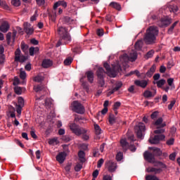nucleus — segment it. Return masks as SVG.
<instances>
[{
	"label": "nucleus",
	"instance_id": "f257e3e1",
	"mask_svg": "<svg viewBox=\"0 0 180 180\" xmlns=\"http://www.w3.org/2000/svg\"><path fill=\"white\" fill-rule=\"evenodd\" d=\"M158 33V27L155 26L149 27L143 38L146 44H154L157 40Z\"/></svg>",
	"mask_w": 180,
	"mask_h": 180
},
{
	"label": "nucleus",
	"instance_id": "f03ea898",
	"mask_svg": "<svg viewBox=\"0 0 180 180\" xmlns=\"http://www.w3.org/2000/svg\"><path fill=\"white\" fill-rule=\"evenodd\" d=\"M103 66L107 71L108 76L110 77L111 78H115L116 75H117V72L122 71V67L119 63L112 65V69H110V65H109L108 63H104Z\"/></svg>",
	"mask_w": 180,
	"mask_h": 180
},
{
	"label": "nucleus",
	"instance_id": "7ed1b4c3",
	"mask_svg": "<svg viewBox=\"0 0 180 180\" xmlns=\"http://www.w3.org/2000/svg\"><path fill=\"white\" fill-rule=\"evenodd\" d=\"M70 108L72 112L78 113L79 115H84V113H85V107H84L78 101H73Z\"/></svg>",
	"mask_w": 180,
	"mask_h": 180
},
{
	"label": "nucleus",
	"instance_id": "20e7f679",
	"mask_svg": "<svg viewBox=\"0 0 180 180\" xmlns=\"http://www.w3.org/2000/svg\"><path fill=\"white\" fill-rule=\"evenodd\" d=\"M120 60L121 63H129V61H136L137 60V52L134 50H132L129 53V56L127 53H124L120 56Z\"/></svg>",
	"mask_w": 180,
	"mask_h": 180
},
{
	"label": "nucleus",
	"instance_id": "39448f33",
	"mask_svg": "<svg viewBox=\"0 0 180 180\" xmlns=\"http://www.w3.org/2000/svg\"><path fill=\"white\" fill-rule=\"evenodd\" d=\"M58 34L60 36V39L64 41H71V35L68 33V29L64 27L58 28Z\"/></svg>",
	"mask_w": 180,
	"mask_h": 180
},
{
	"label": "nucleus",
	"instance_id": "423d86ee",
	"mask_svg": "<svg viewBox=\"0 0 180 180\" xmlns=\"http://www.w3.org/2000/svg\"><path fill=\"white\" fill-rule=\"evenodd\" d=\"M69 127L71 131L73 132L76 136H81L82 134H84V133H86V131H88L87 129L79 127V126L75 123H70L69 124Z\"/></svg>",
	"mask_w": 180,
	"mask_h": 180
},
{
	"label": "nucleus",
	"instance_id": "0eeeda50",
	"mask_svg": "<svg viewBox=\"0 0 180 180\" xmlns=\"http://www.w3.org/2000/svg\"><path fill=\"white\" fill-rule=\"evenodd\" d=\"M135 131L139 139H143V133L146 131V125L142 122H139L135 127Z\"/></svg>",
	"mask_w": 180,
	"mask_h": 180
},
{
	"label": "nucleus",
	"instance_id": "6e6552de",
	"mask_svg": "<svg viewBox=\"0 0 180 180\" xmlns=\"http://www.w3.org/2000/svg\"><path fill=\"white\" fill-rule=\"evenodd\" d=\"M158 165L160 167V168H155V167H148L147 169V172H153V174H161L162 172V168H167V165L161 162H158Z\"/></svg>",
	"mask_w": 180,
	"mask_h": 180
},
{
	"label": "nucleus",
	"instance_id": "1a4fd4ad",
	"mask_svg": "<svg viewBox=\"0 0 180 180\" xmlns=\"http://www.w3.org/2000/svg\"><path fill=\"white\" fill-rule=\"evenodd\" d=\"M163 140H165V135H155L154 137L149 139V142L150 144H160V141H162Z\"/></svg>",
	"mask_w": 180,
	"mask_h": 180
},
{
	"label": "nucleus",
	"instance_id": "9d476101",
	"mask_svg": "<svg viewBox=\"0 0 180 180\" xmlns=\"http://www.w3.org/2000/svg\"><path fill=\"white\" fill-rule=\"evenodd\" d=\"M157 25L159 27H167V26L171 25V19L168 17H163L158 21Z\"/></svg>",
	"mask_w": 180,
	"mask_h": 180
},
{
	"label": "nucleus",
	"instance_id": "9b49d317",
	"mask_svg": "<svg viewBox=\"0 0 180 180\" xmlns=\"http://www.w3.org/2000/svg\"><path fill=\"white\" fill-rule=\"evenodd\" d=\"M20 53V49H17L15 52V61H16L17 63H25V61H26L27 58H26V56H21Z\"/></svg>",
	"mask_w": 180,
	"mask_h": 180
},
{
	"label": "nucleus",
	"instance_id": "f8f14e48",
	"mask_svg": "<svg viewBox=\"0 0 180 180\" xmlns=\"http://www.w3.org/2000/svg\"><path fill=\"white\" fill-rule=\"evenodd\" d=\"M143 157L146 161H148V162H151L152 164H154L155 162V158H154V155L153 153L146 151L143 153Z\"/></svg>",
	"mask_w": 180,
	"mask_h": 180
},
{
	"label": "nucleus",
	"instance_id": "ddd939ff",
	"mask_svg": "<svg viewBox=\"0 0 180 180\" xmlns=\"http://www.w3.org/2000/svg\"><path fill=\"white\" fill-rule=\"evenodd\" d=\"M24 32L27 33V34H33L34 32V29L29 22H24Z\"/></svg>",
	"mask_w": 180,
	"mask_h": 180
},
{
	"label": "nucleus",
	"instance_id": "4468645a",
	"mask_svg": "<svg viewBox=\"0 0 180 180\" xmlns=\"http://www.w3.org/2000/svg\"><path fill=\"white\" fill-rule=\"evenodd\" d=\"M62 13H63V8H58V13H57V10L56 11L53 10L52 14L49 13V19L52 20V22H56V18H57V15H61Z\"/></svg>",
	"mask_w": 180,
	"mask_h": 180
},
{
	"label": "nucleus",
	"instance_id": "2eb2a0df",
	"mask_svg": "<svg viewBox=\"0 0 180 180\" xmlns=\"http://www.w3.org/2000/svg\"><path fill=\"white\" fill-rule=\"evenodd\" d=\"M134 84L135 85H136V86H140L141 88H146L147 85H148V80H135Z\"/></svg>",
	"mask_w": 180,
	"mask_h": 180
},
{
	"label": "nucleus",
	"instance_id": "dca6fc26",
	"mask_svg": "<svg viewBox=\"0 0 180 180\" xmlns=\"http://www.w3.org/2000/svg\"><path fill=\"white\" fill-rule=\"evenodd\" d=\"M107 167L109 172H115L116 171V169L117 168V165L116 164V162L110 161L107 163Z\"/></svg>",
	"mask_w": 180,
	"mask_h": 180
},
{
	"label": "nucleus",
	"instance_id": "f3484780",
	"mask_svg": "<svg viewBox=\"0 0 180 180\" xmlns=\"http://www.w3.org/2000/svg\"><path fill=\"white\" fill-rule=\"evenodd\" d=\"M65 157H67V153L65 152L60 153L56 156V161H58V162H59V164H63V162H64V161H65Z\"/></svg>",
	"mask_w": 180,
	"mask_h": 180
},
{
	"label": "nucleus",
	"instance_id": "a211bd4d",
	"mask_svg": "<svg viewBox=\"0 0 180 180\" xmlns=\"http://www.w3.org/2000/svg\"><path fill=\"white\" fill-rule=\"evenodd\" d=\"M122 86H123V83L122 82H117L115 83V86L108 92V95H112V94H115L117 91H119Z\"/></svg>",
	"mask_w": 180,
	"mask_h": 180
},
{
	"label": "nucleus",
	"instance_id": "6ab92c4d",
	"mask_svg": "<svg viewBox=\"0 0 180 180\" xmlns=\"http://www.w3.org/2000/svg\"><path fill=\"white\" fill-rule=\"evenodd\" d=\"M11 27V25H9V23L8 22H4L0 25V31L2 32V33H6L8 30H9Z\"/></svg>",
	"mask_w": 180,
	"mask_h": 180
},
{
	"label": "nucleus",
	"instance_id": "aec40b11",
	"mask_svg": "<svg viewBox=\"0 0 180 180\" xmlns=\"http://www.w3.org/2000/svg\"><path fill=\"white\" fill-rule=\"evenodd\" d=\"M156 68L157 66H155V65H153L150 70H148V72H146V77H148V78H151L154 75V72H155Z\"/></svg>",
	"mask_w": 180,
	"mask_h": 180
},
{
	"label": "nucleus",
	"instance_id": "412c9836",
	"mask_svg": "<svg viewBox=\"0 0 180 180\" xmlns=\"http://www.w3.org/2000/svg\"><path fill=\"white\" fill-rule=\"evenodd\" d=\"M97 77L98 79H102V78H104L105 76V70H103V68H98L96 71Z\"/></svg>",
	"mask_w": 180,
	"mask_h": 180
},
{
	"label": "nucleus",
	"instance_id": "4be33fe9",
	"mask_svg": "<svg viewBox=\"0 0 180 180\" xmlns=\"http://www.w3.org/2000/svg\"><path fill=\"white\" fill-rule=\"evenodd\" d=\"M162 122V117H160L155 122L154 124L155 126H158L159 127H165V126H167V124Z\"/></svg>",
	"mask_w": 180,
	"mask_h": 180
},
{
	"label": "nucleus",
	"instance_id": "5701e85b",
	"mask_svg": "<svg viewBox=\"0 0 180 180\" xmlns=\"http://www.w3.org/2000/svg\"><path fill=\"white\" fill-rule=\"evenodd\" d=\"M40 51V49L37 46L36 47H30L29 49L30 56H33L34 54H37L39 51Z\"/></svg>",
	"mask_w": 180,
	"mask_h": 180
},
{
	"label": "nucleus",
	"instance_id": "b1692460",
	"mask_svg": "<svg viewBox=\"0 0 180 180\" xmlns=\"http://www.w3.org/2000/svg\"><path fill=\"white\" fill-rule=\"evenodd\" d=\"M42 67L43 68H49L53 65V62L49 59H45L42 61Z\"/></svg>",
	"mask_w": 180,
	"mask_h": 180
},
{
	"label": "nucleus",
	"instance_id": "393cba45",
	"mask_svg": "<svg viewBox=\"0 0 180 180\" xmlns=\"http://www.w3.org/2000/svg\"><path fill=\"white\" fill-rule=\"evenodd\" d=\"M143 96L146 98H154V96H155V93H152L150 90H146L143 92Z\"/></svg>",
	"mask_w": 180,
	"mask_h": 180
},
{
	"label": "nucleus",
	"instance_id": "a878e982",
	"mask_svg": "<svg viewBox=\"0 0 180 180\" xmlns=\"http://www.w3.org/2000/svg\"><path fill=\"white\" fill-rule=\"evenodd\" d=\"M149 150H153V154L155 155H161V154H162V151H161V149L158 148H153V147H150L149 148Z\"/></svg>",
	"mask_w": 180,
	"mask_h": 180
},
{
	"label": "nucleus",
	"instance_id": "bb28decb",
	"mask_svg": "<svg viewBox=\"0 0 180 180\" xmlns=\"http://www.w3.org/2000/svg\"><path fill=\"white\" fill-rule=\"evenodd\" d=\"M78 156L80 162H85V152L80 150L78 153Z\"/></svg>",
	"mask_w": 180,
	"mask_h": 180
},
{
	"label": "nucleus",
	"instance_id": "cd10ccee",
	"mask_svg": "<svg viewBox=\"0 0 180 180\" xmlns=\"http://www.w3.org/2000/svg\"><path fill=\"white\" fill-rule=\"evenodd\" d=\"M86 74L87 75L88 81L90 82L91 84H92V82H94V72H92L91 71H89Z\"/></svg>",
	"mask_w": 180,
	"mask_h": 180
},
{
	"label": "nucleus",
	"instance_id": "c85d7f7f",
	"mask_svg": "<svg viewBox=\"0 0 180 180\" xmlns=\"http://www.w3.org/2000/svg\"><path fill=\"white\" fill-rule=\"evenodd\" d=\"M108 122L110 124H115L116 123V117L113 114L110 115Z\"/></svg>",
	"mask_w": 180,
	"mask_h": 180
},
{
	"label": "nucleus",
	"instance_id": "c756f323",
	"mask_svg": "<svg viewBox=\"0 0 180 180\" xmlns=\"http://www.w3.org/2000/svg\"><path fill=\"white\" fill-rule=\"evenodd\" d=\"M110 6H112V8H114V9H117V11H120V9H122L120 4L116 2H111L110 4Z\"/></svg>",
	"mask_w": 180,
	"mask_h": 180
},
{
	"label": "nucleus",
	"instance_id": "7c9ffc66",
	"mask_svg": "<svg viewBox=\"0 0 180 180\" xmlns=\"http://www.w3.org/2000/svg\"><path fill=\"white\" fill-rule=\"evenodd\" d=\"M58 143H60V141H58V139L57 138H53L49 141V144H50V146H57Z\"/></svg>",
	"mask_w": 180,
	"mask_h": 180
},
{
	"label": "nucleus",
	"instance_id": "2f4dec72",
	"mask_svg": "<svg viewBox=\"0 0 180 180\" xmlns=\"http://www.w3.org/2000/svg\"><path fill=\"white\" fill-rule=\"evenodd\" d=\"M14 92H15L17 95H22L23 93V88L17 86L14 88Z\"/></svg>",
	"mask_w": 180,
	"mask_h": 180
},
{
	"label": "nucleus",
	"instance_id": "473e14b6",
	"mask_svg": "<svg viewBox=\"0 0 180 180\" xmlns=\"http://www.w3.org/2000/svg\"><path fill=\"white\" fill-rule=\"evenodd\" d=\"M165 79H161L160 80L156 82V84L158 88H162V86H164V85H165Z\"/></svg>",
	"mask_w": 180,
	"mask_h": 180
},
{
	"label": "nucleus",
	"instance_id": "72a5a7b5",
	"mask_svg": "<svg viewBox=\"0 0 180 180\" xmlns=\"http://www.w3.org/2000/svg\"><path fill=\"white\" fill-rule=\"evenodd\" d=\"M169 9L170 12H173V13H176V12H178V6L176 5H170Z\"/></svg>",
	"mask_w": 180,
	"mask_h": 180
},
{
	"label": "nucleus",
	"instance_id": "f704fd0d",
	"mask_svg": "<svg viewBox=\"0 0 180 180\" xmlns=\"http://www.w3.org/2000/svg\"><path fill=\"white\" fill-rule=\"evenodd\" d=\"M143 47V41L139 40L135 44L136 50H140Z\"/></svg>",
	"mask_w": 180,
	"mask_h": 180
},
{
	"label": "nucleus",
	"instance_id": "c9c22d12",
	"mask_svg": "<svg viewBox=\"0 0 180 180\" xmlns=\"http://www.w3.org/2000/svg\"><path fill=\"white\" fill-rule=\"evenodd\" d=\"M154 50H150L149 51L146 55H145V58L146 60H148V58H152L153 56H154Z\"/></svg>",
	"mask_w": 180,
	"mask_h": 180
},
{
	"label": "nucleus",
	"instance_id": "e433bc0d",
	"mask_svg": "<svg viewBox=\"0 0 180 180\" xmlns=\"http://www.w3.org/2000/svg\"><path fill=\"white\" fill-rule=\"evenodd\" d=\"M26 72L25 70H23V68H21L20 70V78L21 79H26Z\"/></svg>",
	"mask_w": 180,
	"mask_h": 180
},
{
	"label": "nucleus",
	"instance_id": "4c0bfd02",
	"mask_svg": "<svg viewBox=\"0 0 180 180\" xmlns=\"http://www.w3.org/2000/svg\"><path fill=\"white\" fill-rule=\"evenodd\" d=\"M167 84L169 86H171V89H174L175 88V86H174V78L168 79Z\"/></svg>",
	"mask_w": 180,
	"mask_h": 180
},
{
	"label": "nucleus",
	"instance_id": "58836bf2",
	"mask_svg": "<svg viewBox=\"0 0 180 180\" xmlns=\"http://www.w3.org/2000/svg\"><path fill=\"white\" fill-rule=\"evenodd\" d=\"M25 106V100L22 97L18 98V107L23 108Z\"/></svg>",
	"mask_w": 180,
	"mask_h": 180
},
{
	"label": "nucleus",
	"instance_id": "ea45409f",
	"mask_svg": "<svg viewBox=\"0 0 180 180\" xmlns=\"http://www.w3.org/2000/svg\"><path fill=\"white\" fill-rule=\"evenodd\" d=\"M94 129L96 130V134L99 135L101 134V133H102V129H101V127H99V125L95 124Z\"/></svg>",
	"mask_w": 180,
	"mask_h": 180
},
{
	"label": "nucleus",
	"instance_id": "a19ab883",
	"mask_svg": "<svg viewBox=\"0 0 180 180\" xmlns=\"http://www.w3.org/2000/svg\"><path fill=\"white\" fill-rule=\"evenodd\" d=\"M65 20L66 23H68L69 25H71L72 23H75V20L72 19L70 17H65Z\"/></svg>",
	"mask_w": 180,
	"mask_h": 180
},
{
	"label": "nucleus",
	"instance_id": "79ce46f5",
	"mask_svg": "<svg viewBox=\"0 0 180 180\" xmlns=\"http://www.w3.org/2000/svg\"><path fill=\"white\" fill-rule=\"evenodd\" d=\"M11 4L13 6H20V0H11Z\"/></svg>",
	"mask_w": 180,
	"mask_h": 180
},
{
	"label": "nucleus",
	"instance_id": "37998d69",
	"mask_svg": "<svg viewBox=\"0 0 180 180\" xmlns=\"http://www.w3.org/2000/svg\"><path fill=\"white\" fill-rule=\"evenodd\" d=\"M146 180H160L159 179H158L157 176H154V175H148L146 176Z\"/></svg>",
	"mask_w": 180,
	"mask_h": 180
},
{
	"label": "nucleus",
	"instance_id": "c03bdc74",
	"mask_svg": "<svg viewBox=\"0 0 180 180\" xmlns=\"http://www.w3.org/2000/svg\"><path fill=\"white\" fill-rule=\"evenodd\" d=\"M71 63H72V58H71V57L67 58L64 60L65 65H70L71 64Z\"/></svg>",
	"mask_w": 180,
	"mask_h": 180
},
{
	"label": "nucleus",
	"instance_id": "a18cd8bd",
	"mask_svg": "<svg viewBox=\"0 0 180 180\" xmlns=\"http://www.w3.org/2000/svg\"><path fill=\"white\" fill-rule=\"evenodd\" d=\"M44 79V78L42 76H40V75L36 76L34 78V81L35 82H41V81H43Z\"/></svg>",
	"mask_w": 180,
	"mask_h": 180
},
{
	"label": "nucleus",
	"instance_id": "49530a36",
	"mask_svg": "<svg viewBox=\"0 0 180 180\" xmlns=\"http://www.w3.org/2000/svg\"><path fill=\"white\" fill-rule=\"evenodd\" d=\"M117 161H122L123 160V153L122 152H119L116 155Z\"/></svg>",
	"mask_w": 180,
	"mask_h": 180
},
{
	"label": "nucleus",
	"instance_id": "de8ad7c7",
	"mask_svg": "<svg viewBox=\"0 0 180 180\" xmlns=\"http://www.w3.org/2000/svg\"><path fill=\"white\" fill-rule=\"evenodd\" d=\"M12 39V32H8L6 34V40L8 44H11V40Z\"/></svg>",
	"mask_w": 180,
	"mask_h": 180
},
{
	"label": "nucleus",
	"instance_id": "09e8293b",
	"mask_svg": "<svg viewBox=\"0 0 180 180\" xmlns=\"http://www.w3.org/2000/svg\"><path fill=\"white\" fill-rule=\"evenodd\" d=\"M80 169H82V164L77 163L75 167V170L76 171V172H79Z\"/></svg>",
	"mask_w": 180,
	"mask_h": 180
},
{
	"label": "nucleus",
	"instance_id": "8fccbe9b",
	"mask_svg": "<svg viewBox=\"0 0 180 180\" xmlns=\"http://www.w3.org/2000/svg\"><path fill=\"white\" fill-rule=\"evenodd\" d=\"M83 140L87 141L89 139V131L87 130L86 133L82 134Z\"/></svg>",
	"mask_w": 180,
	"mask_h": 180
},
{
	"label": "nucleus",
	"instance_id": "3c124183",
	"mask_svg": "<svg viewBox=\"0 0 180 180\" xmlns=\"http://www.w3.org/2000/svg\"><path fill=\"white\" fill-rule=\"evenodd\" d=\"M58 6H61V1H58L53 4V10L56 11L57 8H58Z\"/></svg>",
	"mask_w": 180,
	"mask_h": 180
},
{
	"label": "nucleus",
	"instance_id": "603ef678",
	"mask_svg": "<svg viewBox=\"0 0 180 180\" xmlns=\"http://www.w3.org/2000/svg\"><path fill=\"white\" fill-rule=\"evenodd\" d=\"M34 90L35 91V92H40V91L43 90V86H34Z\"/></svg>",
	"mask_w": 180,
	"mask_h": 180
},
{
	"label": "nucleus",
	"instance_id": "864d4df0",
	"mask_svg": "<svg viewBox=\"0 0 180 180\" xmlns=\"http://www.w3.org/2000/svg\"><path fill=\"white\" fill-rule=\"evenodd\" d=\"M176 158V153L174 152L169 155V158L171 161H175V158Z\"/></svg>",
	"mask_w": 180,
	"mask_h": 180
},
{
	"label": "nucleus",
	"instance_id": "5fc2aeb1",
	"mask_svg": "<svg viewBox=\"0 0 180 180\" xmlns=\"http://www.w3.org/2000/svg\"><path fill=\"white\" fill-rule=\"evenodd\" d=\"M165 131L164 129H158L154 131L155 134H162Z\"/></svg>",
	"mask_w": 180,
	"mask_h": 180
},
{
	"label": "nucleus",
	"instance_id": "6e6d98bb",
	"mask_svg": "<svg viewBox=\"0 0 180 180\" xmlns=\"http://www.w3.org/2000/svg\"><path fill=\"white\" fill-rule=\"evenodd\" d=\"M120 144H121L122 147L124 148V147H127V145L129 143H127L126 139H121Z\"/></svg>",
	"mask_w": 180,
	"mask_h": 180
},
{
	"label": "nucleus",
	"instance_id": "4d7b16f0",
	"mask_svg": "<svg viewBox=\"0 0 180 180\" xmlns=\"http://www.w3.org/2000/svg\"><path fill=\"white\" fill-rule=\"evenodd\" d=\"M174 142L175 139H174V138H171L170 139L167 141L166 144H167V146H173Z\"/></svg>",
	"mask_w": 180,
	"mask_h": 180
},
{
	"label": "nucleus",
	"instance_id": "13d9d810",
	"mask_svg": "<svg viewBox=\"0 0 180 180\" xmlns=\"http://www.w3.org/2000/svg\"><path fill=\"white\" fill-rule=\"evenodd\" d=\"M62 140L63 141H65V143H68V141H71V138H70V136L66 135L62 137Z\"/></svg>",
	"mask_w": 180,
	"mask_h": 180
},
{
	"label": "nucleus",
	"instance_id": "bf43d9fd",
	"mask_svg": "<svg viewBox=\"0 0 180 180\" xmlns=\"http://www.w3.org/2000/svg\"><path fill=\"white\" fill-rule=\"evenodd\" d=\"M39 6H43L46 4V0H36Z\"/></svg>",
	"mask_w": 180,
	"mask_h": 180
},
{
	"label": "nucleus",
	"instance_id": "052dcab7",
	"mask_svg": "<svg viewBox=\"0 0 180 180\" xmlns=\"http://www.w3.org/2000/svg\"><path fill=\"white\" fill-rule=\"evenodd\" d=\"M122 103L119 101L115 102L113 105V109H119L120 106H121Z\"/></svg>",
	"mask_w": 180,
	"mask_h": 180
},
{
	"label": "nucleus",
	"instance_id": "680f3d73",
	"mask_svg": "<svg viewBox=\"0 0 180 180\" xmlns=\"http://www.w3.org/2000/svg\"><path fill=\"white\" fill-rule=\"evenodd\" d=\"M19 82H20V81L19 80V77H15L13 82V85H19Z\"/></svg>",
	"mask_w": 180,
	"mask_h": 180
},
{
	"label": "nucleus",
	"instance_id": "e2e57ef3",
	"mask_svg": "<svg viewBox=\"0 0 180 180\" xmlns=\"http://www.w3.org/2000/svg\"><path fill=\"white\" fill-rule=\"evenodd\" d=\"M0 64L1 65L5 64V55H0Z\"/></svg>",
	"mask_w": 180,
	"mask_h": 180
},
{
	"label": "nucleus",
	"instance_id": "0e129e2a",
	"mask_svg": "<svg viewBox=\"0 0 180 180\" xmlns=\"http://www.w3.org/2000/svg\"><path fill=\"white\" fill-rule=\"evenodd\" d=\"M103 162H104V160L103 158L100 159L98 161V164H97V167L98 168H101V167H102V165H103Z\"/></svg>",
	"mask_w": 180,
	"mask_h": 180
},
{
	"label": "nucleus",
	"instance_id": "69168bd1",
	"mask_svg": "<svg viewBox=\"0 0 180 180\" xmlns=\"http://www.w3.org/2000/svg\"><path fill=\"white\" fill-rule=\"evenodd\" d=\"M94 157H99L100 153L98 149H94L93 151Z\"/></svg>",
	"mask_w": 180,
	"mask_h": 180
},
{
	"label": "nucleus",
	"instance_id": "338daca9",
	"mask_svg": "<svg viewBox=\"0 0 180 180\" xmlns=\"http://www.w3.org/2000/svg\"><path fill=\"white\" fill-rule=\"evenodd\" d=\"M103 180H112V176L109 174H105L103 176Z\"/></svg>",
	"mask_w": 180,
	"mask_h": 180
},
{
	"label": "nucleus",
	"instance_id": "774afa93",
	"mask_svg": "<svg viewBox=\"0 0 180 180\" xmlns=\"http://www.w3.org/2000/svg\"><path fill=\"white\" fill-rule=\"evenodd\" d=\"M97 35L98 36H103V30H97Z\"/></svg>",
	"mask_w": 180,
	"mask_h": 180
}]
</instances>
